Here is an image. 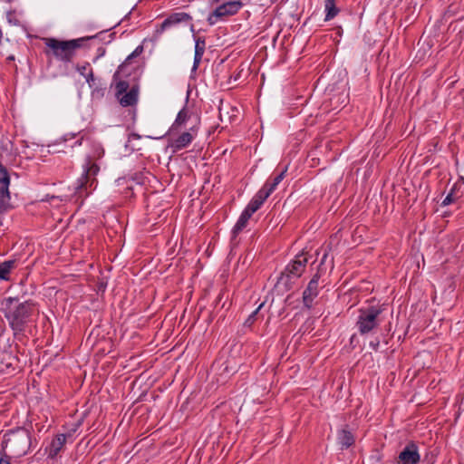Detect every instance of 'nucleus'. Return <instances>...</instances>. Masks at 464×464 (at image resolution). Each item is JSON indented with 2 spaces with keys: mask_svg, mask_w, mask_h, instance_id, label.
I'll list each match as a JSON object with an SVG mask.
<instances>
[{
  "mask_svg": "<svg viewBox=\"0 0 464 464\" xmlns=\"http://www.w3.org/2000/svg\"><path fill=\"white\" fill-rule=\"evenodd\" d=\"M31 445V433L24 427L7 430L3 434L1 440V449L5 450L6 453H10V455L14 458H21L26 455Z\"/></svg>",
  "mask_w": 464,
  "mask_h": 464,
  "instance_id": "nucleus-1",
  "label": "nucleus"
},
{
  "mask_svg": "<svg viewBox=\"0 0 464 464\" xmlns=\"http://www.w3.org/2000/svg\"><path fill=\"white\" fill-rule=\"evenodd\" d=\"M107 31H101L95 35L82 37L69 41H60L54 38H44L45 44L50 47L53 54L63 61H70L75 49L80 48L84 41L99 40L104 41L103 33Z\"/></svg>",
  "mask_w": 464,
  "mask_h": 464,
  "instance_id": "nucleus-2",
  "label": "nucleus"
},
{
  "mask_svg": "<svg viewBox=\"0 0 464 464\" xmlns=\"http://www.w3.org/2000/svg\"><path fill=\"white\" fill-rule=\"evenodd\" d=\"M14 301V298H8L6 300L9 307L5 314L9 324L14 334H21L24 331L26 324L30 321L33 314L34 304L30 302H24L19 304L14 308L11 307L12 303Z\"/></svg>",
  "mask_w": 464,
  "mask_h": 464,
  "instance_id": "nucleus-3",
  "label": "nucleus"
},
{
  "mask_svg": "<svg viewBox=\"0 0 464 464\" xmlns=\"http://www.w3.org/2000/svg\"><path fill=\"white\" fill-rule=\"evenodd\" d=\"M308 263L307 254L302 252L295 256L281 273L277 284L282 285L285 290H290L293 287L295 280L299 278L305 270Z\"/></svg>",
  "mask_w": 464,
  "mask_h": 464,
  "instance_id": "nucleus-4",
  "label": "nucleus"
},
{
  "mask_svg": "<svg viewBox=\"0 0 464 464\" xmlns=\"http://www.w3.org/2000/svg\"><path fill=\"white\" fill-rule=\"evenodd\" d=\"M100 171V167L93 160L92 157L87 156L85 160V163L83 165V173L82 177L78 179L77 185L75 187V193L79 197H86L89 195L88 188H95L97 180L96 175Z\"/></svg>",
  "mask_w": 464,
  "mask_h": 464,
  "instance_id": "nucleus-5",
  "label": "nucleus"
},
{
  "mask_svg": "<svg viewBox=\"0 0 464 464\" xmlns=\"http://www.w3.org/2000/svg\"><path fill=\"white\" fill-rule=\"evenodd\" d=\"M382 312V309L376 305H370L359 310L356 327L362 335L371 333L380 325L379 316Z\"/></svg>",
  "mask_w": 464,
  "mask_h": 464,
  "instance_id": "nucleus-6",
  "label": "nucleus"
},
{
  "mask_svg": "<svg viewBox=\"0 0 464 464\" xmlns=\"http://www.w3.org/2000/svg\"><path fill=\"white\" fill-rule=\"evenodd\" d=\"M420 460V455L417 444L410 441L400 452L396 464H418Z\"/></svg>",
  "mask_w": 464,
  "mask_h": 464,
  "instance_id": "nucleus-7",
  "label": "nucleus"
},
{
  "mask_svg": "<svg viewBox=\"0 0 464 464\" xmlns=\"http://www.w3.org/2000/svg\"><path fill=\"white\" fill-rule=\"evenodd\" d=\"M321 277L320 269L314 275L306 288L303 292V304L307 309H311L314 298L319 294L318 281Z\"/></svg>",
  "mask_w": 464,
  "mask_h": 464,
  "instance_id": "nucleus-8",
  "label": "nucleus"
},
{
  "mask_svg": "<svg viewBox=\"0 0 464 464\" xmlns=\"http://www.w3.org/2000/svg\"><path fill=\"white\" fill-rule=\"evenodd\" d=\"M242 5H243L240 1L235 0L225 2L215 9L213 14L209 16L208 20L210 24H213L215 22L214 19L235 14L238 12Z\"/></svg>",
  "mask_w": 464,
  "mask_h": 464,
  "instance_id": "nucleus-9",
  "label": "nucleus"
},
{
  "mask_svg": "<svg viewBox=\"0 0 464 464\" xmlns=\"http://www.w3.org/2000/svg\"><path fill=\"white\" fill-rule=\"evenodd\" d=\"M191 16L187 13H174L168 16L160 24V29H166L167 27L176 26L181 23H184L185 26L193 29L191 23Z\"/></svg>",
  "mask_w": 464,
  "mask_h": 464,
  "instance_id": "nucleus-10",
  "label": "nucleus"
},
{
  "mask_svg": "<svg viewBox=\"0 0 464 464\" xmlns=\"http://www.w3.org/2000/svg\"><path fill=\"white\" fill-rule=\"evenodd\" d=\"M197 134L198 127L193 126L189 129L188 131L181 133L179 137L173 140L170 143V146L174 149L175 151L180 150L188 147L192 142Z\"/></svg>",
  "mask_w": 464,
  "mask_h": 464,
  "instance_id": "nucleus-11",
  "label": "nucleus"
},
{
  "mask_svg": "<svg viewBox=\"0 0 464 464\" xmlns=\"http://www.w3.org/2000/svg\"><path fill=\"white\" fill-rule=\"evenodd\" d=\"M138 89L136 87H132L129 92L121 94L117 99L119 100L120 104L122 107L133 106L138 102Z\"/></svg>",
  "mask_w": 464,
  "mask_h": 464,
  "instance_id": "nucleus-12",
  "label": "nucleus"
},
{
  "mask_svg": "<svg viewBox=\"0 0 464 464\" xmlns=\"http://www.w3.org/2000/svg\"><path fill=\"white\" fill-rule=\"evenodd\" d=\"M194 38H195L196 44H195V55H194L193 70H197L201 62L202 56H203L205 49H206V42H205L204 38L196 37V35H194Z\"/></svg>",
  "mask_w": 464,
  "mask_h": 464,
  "instance_id": "nucleus-13",
  "label": "nucleus"
},
{
  "mask_svg": "<svg viewBox=\"0 0 464 464\" xmlns=\"http://www.w3.org/2000/svg\"><path fill=\"white\" fill-rule=\"evenodd\" d=\"M66 442V435L64 434H59L57 435L51 442L50 448H49V458L53 459L56 457L60 450L63 449V445Z\"/></svg>",
  "mask_w": 464,
  "mask_h": 464,
  "instance_id": "nucleus-14",
  "label": "nucleus"
},
{
  "mask_svg": "<svg viewBox=\"0 0 464 464\" xmlns=\"http://www.w3.org/2000/svg\"><path fill=\"white\" fill-rule=\"evenodd\" d=\"M266 198H267L260 190H258V192L250 200L246 208L250 211V213L254 214L261 208Z\"/></svg>",
  "mask_w": 464,
  "mask_h": 464,
  "instance_id": "nucleus-15",
  "label": "nucleus"
},
{
  "mask_svg": "<svg viewBox=\"0 0 464 464\" xmlns=\"http://www.w3.org/2000/svg\"><path fill=\"white\" fill-rule=\"evenodd\" d=\"M252 215L253 213H250V211H248L246 208L244 209L232 230L234 236H237L246 227V224Z\"/></svg>",
  "mask_w": 464,
  "mask_h": 464,
  "instance_id": "nucleus-16",
  "label": "nucleus"
},
{
  "mask_svg": "<svg viewBox=\"0 0 464 464\" xmlns=\"http://www.w3.org/2000/svg\"><path fill=\"white\" fill-rule=\"evenodd\" d=\"M338 442L342 448H349L354 443V437L352 432L346 429H342L338 431Z\"/></svg>",
  "mask_w": 464,
  "mask_h": 464,
  "instance_id": "nucleus-17",
  "label": "nucleus"
},
{
  "mask_svg": "<svg viewBox=\"0 0 464 464\" xmlns=\"http://www.w3.org/2000/svg\"><path fill=\"white\" fill-rule=\"evenodd\" d=\"M9 188L0 190V214H4L12 208Z\"/></svg>",
  "mask_w": 464,
  "mask_h": 464,
  "instance_id": "nucleus-18",
  "label": "nucleus"
},
{
  "mask_svg": "<svg viewBox=\"0 0 464 464\" xmlns=\"http://www.w3.org/2000/svg\"><path fill=\"white\" fill-rule=\"evenodd\" d=\"M15 266L16 260L14 259L0 262V280H9V275Z\"/></svg>",
  "mask_w": 464,
  "mask_h": 464,
  "instance_id": "nucleus-19",
  "label": "nucleus"
},
{
  "mask_svg": "<svg viewBox=\"0 0 464 464\" xmlns=\"http://www.w3.org/2000/svg\"><path fill=\"white\" fill-rule=\"evenodd\" d=\"M189 118H190V114L187 109L184 108L181 111H179L174 123L172 124L171 128L169 129V132L172 133L175 130H178V129L180 126L184 125Z\"/></svg>",
  "mask_w": 464,
  "mask_h": 464,
  "instance_id": "nucleus-20",
  "label": "nucleus"
},
{
  "mask_svg": "<svg viewBox=\"0 0 464 464\" xmlns=\"http://www.w3.org/2000/svg\"><path fill=\"white\" fill-rule=\"evenodd\" d=\"M324 11H325V21H329L333 18H334L338 13L340 12V9L336 5L335 0H325L324 1Z\"/></svg>",
  "mask_w": 464,
  "mask_h": 464,
  "instance_id": "nucleus-21",
  "label": "nucleus"
},
{
  "mask_svg": "<svg viewBox=\"0 0 464 464\" xmlns=\"http://www.w3.org/2000/svg\"><path fill=\"white\" fill-rule=\"evenodd\" d=\"M461 197V194L459 192V188L457 184H454L449 192V194L446 196V198L441 202V206L445 207L451 203L456 202L459 198Z\"/></svg>",
  "mask_w": 464,
  "mask_h": 464,
  "instance_id": "nucleus-22",
  "label": "nucleus"
},
{
  "mask_svg": "<svg viewBox=\"0 0 464 464\" xmlns=\"http://www.w3.org/2000/svg\"><path fill=\"white\" fill-rule=\"evenodd\" d=\"M10 177L6 168L0 163V190L9 188Z\"/></svg>",
  "mask_w": 464,
  "mask_h": 464,
  "instance_id": "nucleus-23",
  "label": "nucleus"
},
{
  "mask_svg": "<svg viewBox=\"0 0 464 464\" xmlns=\"http://www.w3.org/2000/svg\"><path fill=\"white\" fill-rule=\"evenodd\" d=\"M276 185L272 180H267L264 186L259 189L266 198H268L274 190L276 188Z\"/></svg>",
  "mask_w": 464,
  "mask_h": 464,
  "instance_id": "nucleus-24",
  "label": "nucleus"
},
{
  "mask_svg": "<svg viewBox=\"0 0 464 464\" xmlns=\"http://www.w3.org/2000/svg\"><path fill=\"white\" fill-rule=\"evenodd\" d=\"M265 303H261L258 307L254 311L252 312L251 314H249V316L247 317V319L245 321V325L246 326H251L255 321L256 320V315L258 314L259 311L261 310V308L264 306Z\"/></svg>",
  "mask_w": 464,
  "mask_h": 464,
  "instance_id": "nucleus-25",
  "label": "nucleus"
},
{
  "mask_svg": "<svg viewBox=\"0 0 464 464\" xmlns=\"http://www.w3.org/2000/svg\"><path fill=\"white\" fill-rule=\"evenodd\" d=\"M116 96L120 97L121 94L129 92V82L126 81H121L116 84Z\"/></svg>",
  "mask_w": 464,
  "mask_h": 464,
  "instance_id": "nucleus-26",
  "label": "nucleus"
},
{
  "mask_svg": "<svg viewBox=\"0 0 464 464\" xmlns=\"http://www.w3.org/2000/svg\"><path fill=\"white\" fill-rule=\"evenodd\" d=\"M12 459L15 458L11 456L10 453H6L5 450L0 449V464H12Z\"/></svg>",
  "mask_w": 464,
  "mask_h": 464,
  "instance_id": "nucleus-27",
  "label": "nucleus"
},
{
  "mask_svg": "<svg viewBox=\"0 0 464 464\" xmlns=\"http://www.w3.org/2000/svg\"><path fill=\"white\" fill-rule=\"evenodd\" d=\"M143 52V46L139 45L136 49L126 58L124 63H129L134 57L139 56Z\"/></svg>",
  "mask_w": 464,
  "mask_h": 464,
  "instance_id": "nucleus-28",
  "label": "nucleus"
},
{
  "mask_svg": "<svg viewBox=\"0 0 464 464\" xmlns=\"http://www.w3.org/2000/svg\"><path fill=\"white\" fill-rule=\"evenodd\" d=\"M287 171V167H285L273 179L272 182H274L276 185L278 186V184L285 179V173Z\"/></svg>",
  "mask_w": 464,
  "mask_h": 464,
  "instance_id": "nucleus-29",
  "label": "nucleus"
},
{
  "mask_svg": "<svg viewBox=\"0 0 464 464\" xmlns=\"http://www.w3.org/2000/svg\"><path fill=\"white\" fill-rule=\"evenodd\" d=\"M64 200L65 199H63V198H61L59 196H49V195H46L45 198L43 199V201L56 203V205H58L60 202H63Z\"/></svg>",
  "mask_w": 464,
  "mask_h": 464,
  "instance_id": "nucleus-30",
  "label": "nucleus"
},
{
  "mask_svg": "<svg viewBox=\"0 0 464 464\" xmlns=\"http://www.w3.org/2000/svg\"><path fill=\"white\" fill-rule=\"evenodd\" d=\"M281 34H282V37H283L284 41L290 35V34H288V31L279 30V31L276 32V35L274 37V41H276Z\"/></svg>",
  "mask_w": 464,
  "mask_h": 464,
  "instance_id": "nucleus-31",
  "label": "nucleus"
},
{
  "mask_svg": "<svg viewBox=\"0 0 464 464\" xmlns=\"http://www.w3.org/2000/svg\"><path fill=\"white\" fill-rule=\"evenodd\" d=\"M85 79L87 81V82L92 85V82L94 81V75H93V72H92V69H89V72L88 73L85 74Z\"/></svg>",
  "mask_w": 464,
  "mask_h": 464,
  "instance_id": "nucleus-32",
  "label": "nucleus"
},
{
  "mask_svg": "<svg viewBox=\"0 0 464 464\" xmlns=\"http://www.w3.org/2000/svg\"><path fill=\"white\" fill-rule=\"evenodd\" d=\"M89 69H91V68H90V65L88 63L86 65H82L81 67H78L79 72L82 75H83V76H85V74L88 73L87 71L89 72Z\"/></svg>",
  "mask_w": 464,
  "mask_h": 464,
  "instance_id": "nucleus-33",
  "label": "nucleus"
},
{
  "mask_svg": "<svg viewBox=\"0 0 464 464\" xmlns=\"http://www.w3.org/2000/svg\"><path fill=\"white\" fill-rule=\"evenodd\" d=\"M380 345V340L379 339H375L374 341H372L370 343V346L374 350V351H377L378 350V347Z\"/></svg>",
  "mask_w": 464,
  "mask_h": 464,
  "instance_id": "nucleus-34",
  "label": "nucleus"
},
{
  "mask_svg": "<svg viewBox=\"0 0 464 464\" xmlns=\"http://www.w3.org/2000/svg\"><path fill=\"white\" fill-rule=\"evenodd\" d=\"M327 254L325 253L323 257H322V260L320 262V265H319V267H318V270L320 269V272L322 271V266L324 264L326 258H327Z\"/></svg>",
  "mask_w": 464,
  "mask_h": 464,
  "instance_id": "nucleus-35",
  "label": "nucleus"
},
{
  "mask_svg": "<svg viewBox=\"0 0 464 464\" xmlns=\"http://www.w3.org/2000/svg\"><path fill=\"white\" fill-rule=\"evenodd\" d=\"M103 155V150L99 148L97 149V158H101Z\"/></svg>",
  "mask_w": 464,
  "mask_h": 464,
  "instance_id": "nucleus-36",
  "label": "nucleus"
},
{
  "mask_svg": "<svg viewBox=\"0 0 464 464\" xmlns=\"http://www.w3.org/2000/svg\"><path fill=\"white\" fill-rule=\"evenodd\" d=\"M114 34H115V33L113 32L112 34L108 35L109 40L107 41V43H111L113 40Z\"/></svg>",
  "mask_w": 464,
  "mask_h": 464,
  "instance_id": "nucleus-37",
  "label": "nucleus"
},
{
  "mask_svg": "<svg viewBox=\"0 0 464 464\" xmlns=\"http://www.w3.org/2000/svg\"><path fill=\"white\" fill-rule=\"evenodd\" d=\"M82 138H81V139L77 140L74 142V144H73V145H72V147H73V146H75V145H81V144H82Z\"/></svg>",
  "mask_w": 464,
  "mask_h": 464,
  "instance_id": "nucleus-38",
  "label": "nucleus"
},
{
  "mask_svg": "<svg viewBox=\"0 0 464 464\" xmlns=\"http://www.w3.org/2000/svg\"><path fill=\"white\" fill-rule=\"evenodd\" d=\"M123 22V20H121V22L117 23L116 24L112 25L110 29L111 30H113L115 29L117 26H119L121 23Z\"/></svg>",
  "mask_w": 464,
  "mask_h": 464,
  "instance_id": "nucleus-39",
  "label": "nucleus"
},
{
  "mask_svg": "<svg viewBox=\"0 0 464 464\" xmlns=\"http://www.w3.org/2000/svg\"><path fill=\"white\" fill-rule=\"evenodd\" d=\"M131 136L133 138H135V139H140V135L139 134L133 133Z\"/></svg>",
  "mask_w": 464,
  "mask_h": 464,
  "instance_id": "nucleus-40",
  "label": "nucleus"
}]
</instances>
